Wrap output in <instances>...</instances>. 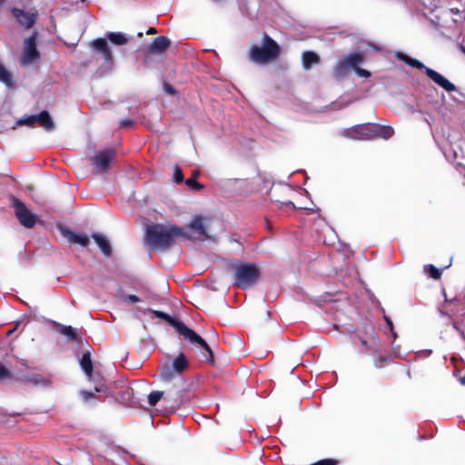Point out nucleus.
Returning <instances> with one entry per match:
<instances>
[{"label":"nucleus","instance_id":"obj_1","mask_svg":"<svg viewBox=\"0 0 465 465\" xmlns=\"http://www.w3.org/2000/svg\"><path fill=\"white\" fill-rule=\"evenodd\" d=\"M188 237V232L175 224L153 223L146 226L144 242L152 251H168L175 240Z\"/></svg>","mask_w":465,"mask_h":465},{"label":"nucleus","instance_id":"obj_2","mask_svg":"<svg viewBox=\"0 0 465 465\" xmlns=\"http://www.w3.org/2000/svg\"><path fill=\"white\" fill-rule=\"evenodd\" d=\"M153 314L157 318L165 321L167 323L173 326L178 334L185 341H187L191 345L198 346L199 348L203 349L207 353H203L206 361L213 366L215 364L214 354L210 345L193 330L187 327L182 321L172 317L164 312L153 311Z\"/></svg>","mask_w":465,"mask_h":465},{"label":"nucleus","instance_id":"obj_3","mask_svg":"<svg viewBox=\"0 0 465 465\" xmlns=\"http://www.w3.org/2000/svg\"><path fill=\"white\" fill-rule=\"evenodd\" d=\"M280 54V45L266 33L262 35V45H252L249 51L250 60L262 64L275 61Z\"/></svg>","mask_w":465,"mask_h":465},{"label":"nucleus","instance_id":"obj_4","mask_svg":"<svg viewBox=\"0 0 465 465\" xmlns=\"http://www.w3.org/2000/svg\"><path fill=\"white\" fill-rule=\"evenodd\" d=\"M234 285L245 290L254 285L260 278V270L253 263H244L237 261L232 266Z\"/></svg>","mask_w":465,"mask_h":465},{"label":"nucleus","instance_id":"obj_5","mask_svg":"<svg viewBox=\"0 0 465 465\" xmlns=\"http://www.w3.org/2000/svg\"><path fill=\"white\" fill-rule=\"evenodd\" d=\"M396 57L400 60L407 64L411 67H415L418 69H423L425 74L434 81L438 85L442 87L448 92H452L456 90V86L454 84L450 83L448 79H446L443 75L436 72L435 70L426 67L423 63L420 61L411 58V56L403 54L397 53Z\"/></svg>","mask_w":465,"mask_h":465},{"label":"nucleus","instance_id":"obj_6","mask_svg":"<svg viewBox=\"0 0 465 465\" xmlns=\"http://www.w3.org/2000/svg\"><path fill=\"white\" fill-rule=\"evenodd\" d=\"M189 368V361L183 352H180L173 361L172 365L163 364L160 366L159 378L163 381H170L175 374H182Z\"/></svg>","mask_w":465,"mask_h":465},{"label":"nucleus","instance_id":"obj_7","mask_svg":"<svg viewBox=\"0 0 465 465\" xmlns=\"http://www.w3.org/2000/svg\"><path fill=\"white\" fill-rule=\"evenodd\" d=\"M10 199L19 223L25 228H33L36 223V216L32 213L26 205L18 198L11 195Z\"/></svg>","mask_w":465,"mask_h":465},{"label":"nucleus","instance_id":"obj_8","mask_svg":"<svg viewBox=\"0 0 465 465\" xmlns=\"http://www.w3.org/2000/svg\"><path fill=\"white\" fill-rule=\"evenodd\" d=\"M37 32H34L25 40L24 52L20 58L22 65H28L40 58V52L36 48Z\"/></svg>","mask_w":465,"mask_h":465},{"label":"nucleus","instance_id":"obj_9","mask_svg":"<svg viewBox=\"0 0 465 465\" xmlns=\"http://www.w3.org/2000/svg\"><path fill=\"white\" fill-rule=\"evenodd\" d=\"M373 128H375V124L372 123L356 124L347 129L345 135L354 140H371L373 139Z\"/></svg>","mask_w":465,"mask_h":465},{"label":"nucleus","instance_id":"obj_10","mask_svg":"<svg viewBox=\"0 0 465 465\" xmlns=\"http://www.w3.org/2000/svg\"><path fill=\"white\" fill-rule=\"evenodd\" d=\"M11 14L16 19L17 23L25 29L32 28L38 17L37 11L26 12L18 7H13L11 9Z\"/></svg>","mask_w":465,"mask_h":465},{"label":"nucleus","instance_id":"obj_11","mask_svg":"<svg viewBox=\"0 0 465 465\" xmlns=\"http://www.w3.org/2000/svg\"><path fill=\"white\" fill-rule=\"evenodd\" d=\"M114 156L115 152L114 149H106L92 157V163L98 172H105L109 169Z\"/></svg>","mask_w":465,"mask_h":465},{"label":"nucleus","instance_id":"obj_12","mask_svg":"<svg viewBox=\"0 0 465 465\" xmlns=\"http://www.w3.org/2000/svg\"><path fill=\"white\" fill-rule=\"evenodd\" d=\"M188 228L191 230V233H188V237H182L186 240H200L207 236L205 227L203 223L202 216H196L189 224Z\"/></svg>","mask_w":465,"mask_h":465},{"label":"nucleus","instance_id":"obj_13","mask_svg":"<svg viewBox=\"0 0 465 465\" xmlns=\"http://www.w3.org/2000/svg\"><path fill=\"white\" fill-rule=\"evenodd\" d=\"M57 228L62 236L68 239L71 242L79 244L83 247H87L89 245L90 241L87 235L77 234L64 225H58Z\"/></svg>","mask_w":465,"mask_h":465},{"label":"nucleus","instance_id":"obj_14","mask_svg":"<svg viewBox=\"0 0 465 465\" xmlns=\"http://www.w3.org/2000/svg\"><path fill=\"white\" fill-rule=\"evenodd\" d=\"M365 332L368 334L367 338L358 336L360 342L366 348V351H377L380 340L374 331V327L371 324H369L365 327Z\"/></svg>","mask_w":465,"mask_h":465},{"label":"nucleus","instance_id":"obj_15","mask_svg":"<svg viewBox=\"0 0 465 465\" xmlns=\"http://www.w3.org/2000/svg\"><path fill=\"white\" fill-rule=\"evenodd\" d=\"M170 45L171 41L166 36H158L147 47V52L153 54H163Z\"/></svg>","mask_w":465,"mask_h":465},{"label":"nucleus","instance_id":"obj_16","mask_svg":"<svg viewBox=\"0 0 465 465\" xmlns=\"http://www.w3.org/2000/svg\"><path fill=\"white\" fill-rule=\"evenodd\" d=\"M92 46L94 50L99 52L106 63H110L113 60L112 52L108 46V44L104 38H97L92 42Z\"/></svg>","mask_w":465,"mask_h":465},{"label":"nucleus","instance_id":"obj_17","mask_svg":"<svg viewBox=\"0 0 465 465\" xmlns=\"http://www.w3.org/2000/svg\"><path fill=\"white\" fill-rule=\"evenodd\" d=\"M92 238L94 239V241L96 242V244L100 248L101 252L105 256H107V257L111 256L112 247H111V244H110L108 239L104 235L95 232V233L92 234Z\"/></svg>","mask_w":465,"mask_h":465},{"label":"nucleus","instance_id":"obj_18","mask_svg":"<svg viewBox=\"0 0 465 465\" xmlns=\"http://www.w3.org/2000/svg\"><path fill=\"white\" fill-rule=\"evenodd\" d=\"M373 363L377 369H382L393 362V356L391 353H381L377 349L374 351Z\"/></svg>","mask_w":465,"mask_h":465},{"label":"nucleus","instance_id":"obj_19","mask_svg":"<svg viewBox=\"0 0 465 465\" xmlns=\"http://www.w3.org/2000/svg\"><path fill=\"white\" fill-rule=\"evenodd\" d=\"M351 70V69L348 66L345 61L342 58H340L332 70V76L336 80H341L349 74Z\"/></svg>","mask_w":465,"mask_h":465},{"label":"nucleus","instance_id":"obj_20","mask_svg":"<svg viewBox=\"0 0 465 465\" xmlns=\"http://www.w3.org/2000/svg\"><path fill=\"white\" fill-rule=\"evenodd\" d=\"M36 123L46 131H52L54 129V124L50 116L48 111L44 110L40 114H36Z\"/></svg>","mask_w":465,"mask_h":465},{"label":"nucleus","instance_id":"obj_21","mask_svg":"<svg viewBox=\"0 0 465 465\" xmlns=\"http://www.w3.org/2000/svg\"><path fill=\"white\" fill-rule=\"evenodd\" d=\"M302 66L304 69L309 70L313 64L321 62L320 56L312 51H304L302 54Z\"/></svg>","mask_w":465,"mask_h":465},{"label":"nucleus","instance_id":"obj_22","mask_svg":"<svg viewBox=\"0 0 465 465\" xmlns=\"http://www.w3.org/2000/svg\"><path fill=\"white\" fill-rule=\"evenodd\" d=\"M341 58L352 70H355L364 61V56L360 52L350 54L349 55L343 56Z\"/></svg>","mask_w":465,"mask_h":465},{"label":"nucleus","instance_id":"obj_23","mask_svg":"<svg viewBox=\"0 0 465 465\" xmlns=\"http://www.w3.org/2000/svg\"><path fill=\"white\" fill-rule=\"evenodd\" d=\"M373 131V138L381 137L387 140L394 134V129L390 125H380L375 124Z\"/></svg>","mask_w":465,"mask_h":465},{"label":"nucleus","instance_id":"obj_24","mask_svg":"<svg viewBox=\"0 0 465 465\" xmlns=\"http://www.w3.org/2000/svg\"><path fill=\"white\" fill-rule=\"evenodd\" d=\"M80 366L85 375L88 378H91L94 371V364L90 352L86 351L83 354L82 358L80 359Z\"/></svg>","mask_w":465,"mask_h":465},{"label":"nucleus","instance_id":"obj_25","mask_svg":"<svg viewBox=\"0 0 465 465\" xmlns=\"http://www.w3.org/2000/svg\"><path fill=\"white\" fill-rule=\"evenodd\" d=\"M0 82L5 84L7 88L13 89L15 84L13 80L12 74L5 68V66L0 62Z\"/></svg>","mask_w":465,"mask_h":465},{"label":"nucleus","instance_id":"obj_26","mask_svg":"<svg viewBox=\"0 0 465 465\" xmlns=\"http://www.w3.org/2000/svg\"><path fill=\"white\" fill-rule=\"evenodd\" d=\"M200 172L198 170H194L193 171L192 176L183 181L185 184L193 191H201L204 188V186L196 180Z\"/></svg>","mask_w":465,"mask_h":465},{"label":"nucleus","instance_id":"obj_27","mask_svg":"<svg viewBox=\"0 0 465 465\" xmlns=\"http://www.w3.org/2000/svg\"><path fill=\"white\" fill-rule=\"evenodd\" d=\"M54 324L59 328V333L66 336L68 341L77 340L75 330L72 326H66L56 322H54Z\"/></svg>","mask_w":465,"mask_h":465},{"label":"nucleus","instance_id":"obj_28","mask_svg":"<svg viewBox=\"0 0 465 465\" xmlns=\"http://www.w3.org/2000/svg\"><path fill=\"white\" fill-rule=\"evenodd\" d=\"M107 38L114 45H123L127 44L128 39L121 33H108Z\"/></svg>","mask_w":465,"mask_h":465},{"label":"nucleus","instance_id":"obj_29","mask_svg":"<svg viewBox=\"0 0 465 465\" xmlns=\"http://www.w3.org/2000/svg\"><path fill=\"white\" fill-rule=\"evenodd\" d=\"M423 272L433 280H439L441 277V271L435 267L433 264L424 265Z\"/></svg>","mask_w":465,"mask_h":465},{"label":"nucleus","instance_id":"obj_30","mask_svg":"<svg viewBox=\"0 0 465 465\" xmlns=\"http://www.w3.org/2000/svg\"><path fill=\"white\" fill-rule=\"evenodd\" d=\"M163 391H153L148 395V404L151 407L156 406V404L159 402V401L163 396Z\"/></svg>","mask_w":465,"mask_h":465},{"label":"nucleus","instance_id":"obj_31","mask_svg":"<svg viewBox=\"0 0 465 465\" xmlns=\"http://www.w3.org/2000/svg\"><path fill=\"white\" fill-rule=\"evenodd\" d=\"M36 123V114L29 115L25 118H22L17 121V124L19 125H26L30 127H34L35 124Z\"/></svg>","mask_w":465,"mask_h":465},{"label":"nucleus","instance_id":"obj_32","mask_svg":"<svg viewBox=\"0 0 465 465\" xmlns=\"http://www.w3.org/2000/svg\"><path fill=\"white\" fill-rule=\"evenodd\" d=\"M184 181L183 173L182 169L178 166H174V172H173V182L175 183H182Z\"/></svg>","mask_w":465,"mask_h":465},{"label":"nucleus","instance_id":"obj_33","mask_svg":"<svg viewBox=\"0 0 465 465\" xmlns=\"http://www.w3.org/2000/svg\"><path fill=\"white\" fill-rule=\"evenodd\" d=\"M80 396L82 397L83 401L85 402H88L89 401L93 399H97V396L90 391L82 390L80 391Z\"/></svg>","mask_w":465,"mask_h":465},{"label":"nucleus","instance_id":"obj_34","mask_svg":"<svg viewBox=\"0 0 465 465\" xmlns=\"http://www.w3.org/2000/svg\"><path fill=\"white\" fill-rule=\"evenodd\" d=\"M11 377V371H8L4 365L0 363V381L10 379Z\"/></svg>","mask_w":465,"mask_h":465},{"label":"nucleus","instance_id":"obj_35","mask_svg":"<svg viewBox=\"0 0 465 465\" xmlns=\"http://www.w3.org/2000/svg\"><path fill=\"white\" fill-rule=\"evenodd\" d=\"M134 121L132 119H124V120H121L119 123V126L121 128H131L134 126Z\"/></svg>","mask_w":465,"mask_h":465},{"label":"nucleus","instance_id":"obj_36","mask_svg":"<svg viewBox=\"0 0 465 465\" xmlns=\"http://www.w3.org/2000/svg\"><path fill=\"white\" fill-rule=\"evenodd\" d=\"M354 71L361 77L368 78L371 76V73L368 70L361 68L360 65Z\"/></svg>","mask_w":465,"mask_h":465},{"label":"nucleus","instance_id":"obj_37","mask_svg":"<svg viewBox=\"0 0 465 465\" xmlns=\"http://www.w3.org/2000/svg\"><path fill=\"white\" fill-rule=\"evenodd\" d=\"M384 320L387 323V325L389 326L391 331L393 333V336L394 338L396 337V333L393 331V323H392V321L386 315H384Z\"/></svg>","mask_w":465,"mask_h":465},{"label":"nucleus","instance_id":"obj_38","mask_svg":"<svg viewBox=\"0 0 465 465\" xmlns=\"http://www.w3.org/2000/svg\"><path fill=\"white\" fill-rule=\"evenodd\" d=\"M107 391H108V388L104 384H100V385H97V386L94 387V391L95 392H104V393H105Z\"/></svg>","mask_w":465,"mask_h":465},{"label":"nucleus","instance_id":"obj_39","mask_svg":"<svg viewBox=\"0 0 465 465\" xmlns=\"http://www.w3.org/2000/svg\"><path fill=\"white\" fill-rule=\"evenodd\" d=\"M126 301L132 303L140 302V298L137 295L134 294H129L126 298Z\"/></svg>","mask_w":465,"mask_h":465},{"label":"nucleus","instance_id":"obj_40","mask_svg":"<svg viewBox=\"0 0 465 465\" xmlns=\"http://www.w3.org/2000/svg\"><path fill=\"white\" fill-rule=\"evenodd\" d=\"M163 86H164V90L168 94H173V95L175 94L176 91H175V89L171 84L165 83Z\"/></svg>","mask_w":465,"mask_h":465},{"label":"nucleus","instance_id":"obj_41","mask_svg":"<svg viewBox=\"0 0 465 465\" xmlns=\"http://www.w3.org/2000/svg\"><path fill=\"white\" fill-rule=\"evenodd\" d=\"M147 35H155L157 34V30L154 27H149L146 31Z\"/></svg>","mask_w":465,"mask_h":465},{"label":"nucleus","instance_id":"obj_42","mask_svg":"<svg viewBox=\"0 0 465 465\" xmlns=\"http://www.w3.org/2000/svg\"><path fill=\"white\" fill-rule=\"evenodd\" d=\"M284 204H285V206H286V207H288V208H292V209H295V208H296V207H295V205H294V203H293L292 202H291V201H289V202L285 203Z\"/></svg>","mask_w":465,"mask_h":465},{"label":"nucleus","instance_id":"obj_43","mask_svg":"<svg viewBox=\"0 0 465 465\" xmlns=\"http://www.w3.org/2000/svg\"><path fill=\"white\" fill-rule=\"evenodd\" d=\"M460 382L462 385H465V376L460 378Z\"/></svg>","mask_w":465,"mask_h":465},{"label":"nucleus","instance_id":"obj_44","mask_svg":"<svg viewBox=\"0 0 465 465\" xmlns=\"http://www.w3.org/2000/svg\"><path fill=\"white\" fill-rule=\"evenodd\" d=\"M143 32H140V33H138V35H137V36H138V37H143Z\"/></svg>","mask_w":465,"mask_h":465},{"label":"nucleus","instance_id":"obj_45","mask_svg":"<svg viewBox=\"0 0 465 465\" xmlns=\"http://www.w3.org/2000/svg\"><path fill=\"white\" fill-rule=\"evenodd\" d=\"M460 49H461L462 53H464V54H465V46L461 45V46H460Z\"/></svg>","mask_w":465,"mask_h":465},{"label":"nucleus","instance_id":"obj_46","mask_svg":"<svg viewBox=\"0 0 465 465\" xmlns=\"http://www.w3.org/2000/svg\"><path fill=\"white\" fill-rule=\"evenodd\" d=\"M2 5V0H0V5Z\"/></svg>","mask_w":465,"mask_h":465},{"label":"nucleus","instance_id":"obj_47","mask_svg":"<svg viewBox=\"0 0 465 465\" xmlns=\"http://www.w3.org/2000/svg\"><path fill=\"white\" fill-rule=\"evenodd\" d=\"M82 2H85L86 0H81Z\"/></svg>","mask_w":465,"mask_h":465}]
</instances>
